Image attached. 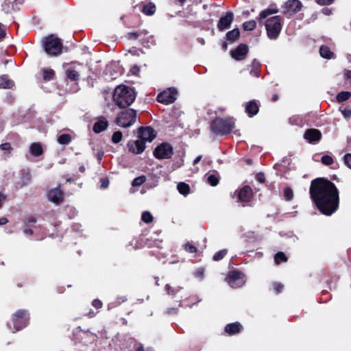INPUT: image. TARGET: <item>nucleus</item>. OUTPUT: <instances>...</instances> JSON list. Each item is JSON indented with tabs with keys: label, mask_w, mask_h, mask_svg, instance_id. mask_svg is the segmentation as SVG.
I'll return each mask as SVG.
<instances>
[{
	"label": "nucleus",
	"mask_w": 351,
	"mask_h": 351,
	"mask_svg": "<svg viewBox=\"0 0 351 351\" xmlns=\"http://www.w3.org/2000/svg\"><path fill=\"white\" fill-rule=\"evenodd\" d=\"M24 233L26 234H33V231L31 229H25L24 230Z\"/></svg>",
	"instance_id": "obj_60"
},
{
	"label": "nucleus",
	"mask_w": 351,
	"mask_h": 351,
	"mask_svg": "<svg viewBox=\"0 0 351 351\" xmlns=\"http://www.w3.org/2000/svg\"><path fill=\"white\" fill-rule=\"evenodd\" d=\"M138 34L135 32H130L128 34V38L130 39L135 40L138 38Z\"/></svg>",
	"instance_id": "obj_51"
},
{
	"label": "nucleus",
	"mask_w": 351,
	"mask_h": 351,
	"mask_svg": "<svg viewBox=\"0 0 351 351\" xmlns=\"http://www.w3.org/2000/svg\"><path fill=\"white\" fill-rule=\"evenodd\" d=\"M256 178L257 180L261 183H263L265 180V175L263 173H257Z\"/></svg>",
	"instance_id": "obj_46"
},
{
	"label": "nucleus",
	"mask_w": 351,
	"mask_h": 351,
	"mask_svg": "<svg viewBox=\"0 0 351 351\" xmlns=\"http://www.w3.org/2000/svg\"><path fill=\"white\" fill-rule=\"evenodd\" d=\"M184 250L190 253H195L197 251L196 247L190 243L184 245Z\"/></svg>",
	"instance_id": "obj_42"
},
{
	"label": "nucleus",
	"mask_w": 351,
	"mask_h": 351,
	"mask_svg": "<svg viewBox=\"0 0 351 351\" xmlns=\"http://www.w3.org/2000/svg\"><path fill=\"white\" fill-rule=\"evenodd\" d=\"M250 73L254 77H258V73L256 69L252 70Z\"/></svg>",
	"instance_id": "obj_59"
},
{
	"label": "nucleus",
	"mask_w": 351,
	"mask_h": 351,
	"mask_svg": "<svg viewBox=\"0 0 351 351\" xmlns=\"http://www.w3.org/2000/svg\"><path fill=\"white\" fill-rule=\"evenodd\" d=\"M259 111V107L257 103L254 101H250L245 105V112L250 117H252L257 114Z\"/></svg>",
	"instance_id": "obj_18"
},
{
	"label": "nucleus",
	"mask_w": 351,
	"mask_h": 351,
	"mask_svg": "<svg viewBox=\"0 0 351 351\" xmlns=\"http://www.w3.org/2000/svg\"><path fill=\"white\" fill-rule=\"evenodd\" d=\"M309 192L312 200L324 215H331L337 210L339 191L330 180L323 178L313 180Z\"/></svg>",
	"instance_id": "obj_1"
},
{
	"label": "nucleus",
	"mask_w": 351,
	"mask_h": 351,
	"mask_svg": "<svg viewBox=\"0 0 351 351\" xmlns=\"http://www.w3.org/2000/svg\"><path fill=\"white\" fill-rule=\"evenodd\" d=\"M274 260H275L276 263L279 265L282 262H287V257L285 256V254L283 252H278L275 255Z\"/></svg>",
	"instance_id": "obj_33"
},
{
	"label": "nucleus",
	"mask_w": 351,
	"mask_h": 351,
	"mask_svg": "<svg viewBox=\"0 0 351 351\" xmlns=\"http://www.w3.org/2000/svg\"><path fill=\"white\" fill-rule=\"evenodd\" d=\"M243 29L245 31H252L256 27V23L254 20H250L245 22L243 24Z\"/></svg>",
	"instance_id": "obj_32"
},
{
	"label": "nucleus",
	"mask_w": 351,
	"mask_h": 351,
	"mask_svg": "<svg viewBox=\"0 0 351 351\" xmlns=\"http://www.w3.org/2000/svg\"><path fill=\"white\" fill-rule=\"evenodd\" d=\"M240 36L239 29L235 28L226 34V38L228 40L235 41Z\"/></svg>",
	"instance_id": "obj_27"
},
{
	"label": "nucleus",
	"mask_w": 351,
	"mask_h": 351,
	"mask_svg": "<svg viewBox=\"0 0 351 351\" xmlns=\"http://www.w3.org/2000/svg\"><path fill=\"white\" fill-rule=\"evenodd\" d=\"M79 171L81 172V173H84L85 171V167L84 166H81L79 168Z\"/></svg>",
	"instance_id": "obj_63"
},
{
	"label": "nucleus",
	"mask_w": 351,
	"mask_h": 351,
	"mask_svg": "<svg viewBox=\"0 0 351 351\" xmlns=\"http://www.w3.org/2000/svg\"><path fill=\"white\" fill-rule=\"evenodd\" d=\"M274 289L276 290L277 293H279L282 291V289L283 288V285L280 283H275L274 284Z\"/></svg>",
	"instance_id": "obj_48"
},
{
	"label": "nucleus",
	"mask_w": 351,
	"mask_h": 351,
	"mask_svg": "<svg viewBox=\"0 0 351 351\" xmlns=\"http://www.w3.org/2000/svg\"><path fill=\"white\" fill-rule=\"evenodd\" d=\"M226 254H227V250H222L217 252L213 256V260L214 261H219V260L222 259Z\"/></svg>",
	"instance_id": "obj_41"
},
{
	"label": "nucleus",
	"mask_w": 351,
	"mask_h": 351,
	"mask_svg": "<svg viewBox=\"0 0 351 351\" xmlns=\"http://www.w3.org/2000/svg\"><path fill=\"white\" fill-rule=\"evenodd\" d=\"M265 27L269 38L275 39L281 31V19L279 16H275L268 19L265 23Z\"/></svg>",
	"instance_id": "obj_6"
},
{
	"label": "nucleus",
	"mask_w": 351,
	"mask_h": 351,
	"mask_svg": "<svg viewBox=\"0 0 351 351\" xmlns=\"http://www.w3.org/2000/svg\"><path fill=\"white\" fill-rule=\"evenodd\" d=\"M48 199L55 204H60L62 202L64 193L60 187L53 189L48 192Z\"/></svg>",
	"instance_id": "obj_15"
},
{
	"label": "nucleus",
	"mask_w": 351,
	"mask_h": 351,
	"mask_svg": "<svg viewBox=\"0 0 351 351\" xmlns=\"http://www.w3.org/2000/svg\"><path fill=\"white\" fill-rule=\"evenodd\" d=\"M31 180V175L29 173H26L22 177V182L23 185H27L30 182Z\"/></svg>",
	"instance_id": "obj_43"
},
{
	"label": "nucleus",
	"mask_w": 351,
	"mask_h": 351,
	"mask_svg": "<svg viewBox=\"0 0 351 351\" xmlns=\"http://www.w3.org/2000/svg\"><path fill=\"white\" fill-rule=\"evenodd\" d=\"M138 132V138L142 139L145 143L152 142L156 136L154 130L150 127L139 128Z\"/></svg>",
	"instance_id": "obj_11"
},
{
	"label": "nucleus",
	"mask_w": 351,
	"mask_h": 351,
	"mask_svg": "<svg viewBox=\"0 0 351 351\" xmlns=\"http://www.w3.org/2000/svg\"><path fill=\"white\" fill-rule=\"evenodd\" d=\"M143 12L146 15H152L154 14L156 11V7L152 3H149L147 5H145L142 10Z\"/></svg>",
	"instance_id": "obj_29"
},
{
	"label": "nucleus",
	"mask_w": 351,
	"mask_h": 351,
	"mask_svg": "<svg viewBox=\"0 0 351 351\" xmlns=\"http://www.w3.org/2000/svg\"><path fill=\"white\" fill-rule=\"evenodd\" d=\"M166 289L167 291L168 294H173L175 291L171 290V287L169 285H166Z\"/></svg>",
	"instance_id": "obj_58"
},
{
	"label": "nucleus",
	"mask_w": 351,
	"mask_h": 351,
	"mask_svg": "<svg viewBox=\"0 0 351 351\" xmlns=\"http://www.w3.org/2000/svg\"><path fill=\"white\" fill-rule=\"evenodd\" d=\"M14 86V82L9 79L7 75H3L0 77V88H12Z\"/></svg>",
	"instance_id": "obj_23"
},
{
	"label": "nucleus",
	"mask_w": 351,
	"mask_h": 351,
	"mask_svg": "<svg viewBox=\"0 0 351 351\" xmlns=\"http://www.w3.org/2000/svg\"><path fill=\"white\" fill-rule=\"evenodd\" d=\"M323 13H324L326 15L330 14V11L328 8H324L322 10Z\"/></svg>",
	"instance_id": "obj_61"
},
{
	"label": "nucleus",
	"mask_w": 351,
	"mask_h": 351,
	"mask_svg": "<svg viewBox=\"0 0 351 351\" xmlns=\"http://www.w3.org/2000/svg\"><path fill=\"white\" fill-rule=\"evenodd\" d=\"M136 99L134 90L125 85L118 86L114 91L113 101L121 108L130 106Z\"/></svg>",
	"instance_id": "obj_2"
},
{
	"label": "nucleus",
	"mask_w": 351,
	"mask_h": 351,
	"mask_svg": "<svg viewBox=\"0 0 351 351\" xmlns=\"http://www.w3.org/2000/svg\"><path fill=\"white\" fill-rule=\"evenodd\" d=\"M195 275L196 276L200 278H203V276H204V271L203 269H199L196 271L195 273Z\"/></svg>",
	"instance_id": "obj_53"
},
{
	"label": "nucleus",
	"mask_w": 351,
	"mask_h": 351,
	"mask_svg": "<svg viewBox=\"0 0 351 351\" xmlns=\"http://www.w3.org/2000/svg\"><path fill=\"white\" fill-rule=\"evenodd\" d=\"M320 56L326 59H331L334 57V53L327 46L323 45L319 49Z\"/></svg>",
	"instance_id": "obj_24"
},
{
	"label": "nucleus",
	"mask_w": 351,
	"mask_h": 351,
	"mask_svg": "<svg viewBox=\"0 0 351 351\" xmlns=\"http://www.w3.org/2000/svg\"><path fill=\"white\" fill-rule=\"evenodd\" d=\"M341 112L346 118H351V108H345Z\"/></svg>",
	"instance_id": "obj_45"
},
{
	"label": "nucleus",
	"mask_w": 351,
	"mask_h": 351,
	"mask_svg": "<svg viewBox=\"0 0 351 351\" xmlns=\"http://www.w3.org/2000/svg\"><path fill=\"white\" fill-rule=\"evenodd\" d=\"M346 78L349 80L350 84H351V71H347L345 73Z\"/></svg>",
	"instance_id": "obj_55"
},
{
	"label": "nucleus",
	"mask_w": 351,
	"mask_h": 351,
	"mask_svg": "<svg viewBox=\"0 0 351 351\" xmlns=\"http://www.w3.org/2000/svg\"><path fill=\"white\" fill-rule=\"evenodd\" d=\"M54 75V71L52 69H44L43 70V79L45 80H50Z\"/></svg>",
	"instance_id": "obj_35"
},
{
	"label": "nucleus",
	"mask_w": 351,
	"mask_h": 351,
	"mask_svg": "<svg viewBox=\"0 0 351 351\" xmlns=\"http://www.w3.org/2000/svg\"><path fill=\"white\" fill-rule=\"evenodd\" d=\"M208 182L211 186H216L219 183V178L216 175H210L208 177Z\"/></svg>",
	"instance_id": "obj_40"
},
{
	"label": "nucleus",
	"mask_w": 351,
	"mask_h": 351,
	"mask_svg": "<svg viewBox=\"0 0 351 351\" xmlns=\"http://www.w3.org/2000/svg\"><path fill=\"white\" fill-rule=\"evenodd\" d=\"M178 190L182 195H187L189 193V186L184 182H180L178 184Z\"/></svg>",
	"instance_id": "obj_31"
},
{
	"label": "nucleus",
	"mask_w": 351,
	"mask_h": 351,
	"mask_svg": "<svg viewBox=\"0 0 351 351\" xmlns=\"http://www.w3.org/2000/svg\"><path fill=\"white\" fill-rule=\"evenodd\" d=\"M284 197L287 201L291 200L293 197V191L290 188H285L284 190Z\"/></svg>",
	"instance_id": "obj_39"
},
{
	"label": "nucleus",
	"mask_w": 351,
	"mask_h": 351,
	"mask_svg": "<svg viewBox=\"0 0 351 351\" xmlns=\"http://www.w3.org/2000/svg\"><path fill=\"white\" fill-rule=\"evenodd\" d=\"M301 3L298 0H289L285 3L286 8L293 12H298L301 8Z\"/></svg>",
	"instance_id": "obj_22"
},
{
	"label": "nucleus",
	"mask_w": 351,
	"mask_h": 351,
	"mask_svg": "<svg viewBox=\"0 0 351 351\" xmlns=\"http://www.w3.org/2000/svg\"><path fill=\"white\" fill-rule=\"evenodd\" d=\"M202 158V155L197 156L196 158L193 160V165H197L201 160Z\"/></svg>",
	"instance_id": "obj_57"
},
{
	"label": "nucleus",
	"mask_w": 351,
	"mask_h": 351,
	"mask_svg": "<svg viewBox=\"0 0 351 351\" xmlns=\"http://www.w3.org/2000/svg\"><path fill=\"white\" fill-rule=\"evenodd\" d=\"M321 161L325 165H330L334 162L333 158L329 155H324L321 158Z\"/></svg>",
	"instance_id": "obj_37"
},
{
	"label": "nucleus",
	"mask_w": 351,
	"mask_h": 351,
	"mask_svg": "<svg viewBox=\"0 0 351 351\" xmlns=\"http://www.w3.org/2000/svg\"><path fill=\"white\" fill-rule=\"evenodd\" d=\"M129 151L136 154L142 153L145 149V143L138 138L136 141L129 142L128 144Z\"/></svg>",
	"instance_id": "obj_14"
},
{
	"label": "nucleus",
	"mask_w": 351,
	"mask_h": 351,
	"mask_svg": "<svg viewBox=\"0 0 351 351\" xmlns=\"http://www.w3.org/2000/svg\"><path fill=\"white\" fill-rule=\"evenodd\" d=\"M93 306H95L97 308H100L102 306V303L99 300H94L93 301Z\"/></svg>",
	"instance_id": "obj_50"
},
{
	"label": "nucleus",
	"mask_w": 351,
	"mask_h": 351,
	"mask_svg": "<svg viewBox=\"0 0 351 351\" xmlns=\"http://www.w3.org/2000/svg\"><path fill=\"white\" fill-rule=\"evenodd\" d=\"M334 0H317V3L319 5H328L332 3Z\"/></svg>",
	"instance_id": "obj_49"
},
{
	"label": "nucleus",
	"mask_w": 351,
	"mask_h": 351,
	"mask_svg": "<svg viewBox=\"0 0 351 351\" xmlns=\"http://www.w3.org/2000/svg\"><path fill=\"white\" fill-rule=\"evenodd\" d=\"M234 128V123L230 119L216 118L211 123V130L216 134H227Z\"/></svg>",
	"instance_id": "obj_3"
},
{
	"label": "nucleus",
	"mask_w": 351,
	"mask_h": 351,
	"mask_svg": "<svg viewBox=\"0 0 351 351\" xmlns=\"http://www.w3.org/2000/svg\"><path fill=\"white\" fill-rule=\"evenodd\" d=\"M101 182V187L106 188L108 186L109 182L108 180L102 179Z\"/></svg>",
	"instance_id": "obj_54"
},
{
	"label": "nucleus",
	"mask_w": 351,
	"mask_h": 351,
	"mask_svg": "<svg viewBox=\"0 0 351 351\" xmlns=\"http://www.w3.org/2000/svg\"><path fill=\"white\" fill-rule=\"evenodd\" d=\"M243 274L238 271H232L229 273L226 280L228 283L234 288L241 287L243 284L242 280Z\"/></svg>",
	"instance_id": "obj_10"
},
{
	"label": "nucleus",
	"mask_w": 351,
	"mask_h": 351,
	"mask_svg": "<svg viewBox=\"0 0 351 351\" xmlns=\"http://www.w3.org/2000/svg\"><path fill=\"white\" fill-rule=\"evenodd\" d=\"M44 49L49 56H57L62 53V44L60 39L53 35H51L45 38Z\"/></svg>",
	"instance_id": "obj_4"
},
{
	"label": "nucleus",
	"mask_w": 351,
	"mask_h": 351,
	"mask_svg": "<svg viewBox=\"0 0 351 351\" xmlns=\"http://www.w3.org/2000/svg\"><path fill=\"white\" fill-rule=\"evenodd\" d=\"M178 91L175 88H169L158 94L157 101L164 104L173 103L176 100Z\"/></svg>",
	"instance_id": "obj_7"
},
{
	"label": "nucleus",
	"mask_w": 351,
	"mask_h": 351,
	"mask_svg": "<svg viewBox=\"0 0 351 351\" xmlns=\"http://www.w3.org/2000/svg\"><path fill=\"white\" fill-rule=\"evenodd\" d=\"M248 51L247 47L245 45H239L236 49L230 51L231 56L237 60H243Z\"/></svg>",
	"instance_id": "obj_16"
},
{
	"label": "nucleus",
	"mask_w": 351,
	"mask_h": 351,
	"mask_svg": "<svg viewBox=\"0 0 351 351\" xmlns=\"http://www.w3.org/2000/svg\"><path fill=\"white\" fill-rule=\"evenodd\" d=\"M108 125L107 120L102 117L100 118L93 125V131L95 133H99L105 130Z\"/></svg>",
	"instance_id": "obj_20"
},
{
	"label": "nucleus",
	"mask_w": 351,
	"mask_h": 351,
	"mask_svg": "<svg viewBox=\"0 0 351 351\" xmlns=\"http://www.w3.org/2000/svg\"><path fill=\"white\" fill-rule=\"evenodd\" d=\"M141 219L145 223H150L153 221V217L151 215V213L148 211H145L143 213Z\"/></svg>",
	"instance_id": "obj_36"
},
{
	"label": "nucleus",
	"mask_w": 351,
	"mask_h": 351,
	"mask_svg": "<svg viewBox=\"0 0 351 351\" xmlns=\"http://www.w3.org/2000/svg\"><path fill=\"white\" fill-rule=\"evenodd\" d=\"M351 97V93L349 91H342L337 95L338 102H343L349 99Z\"/></svg>",
	"instance_id": "obj_28"
},
{
	"label": "nucleus",
	"mask_w": 351,
	"mask_h": 351,
	"mask_svg": "<svg viewBox=\"0 0 351 351\" xmlns=\"http://www.w3.org/2000/svg\"><path fill=\"white\" fill-rule=\"evenodd\" d=\"M27 314V311L25 310H19L16 312L13 317V322L16 330H19L27 326L28 319L25 317Z\"/></svg>",
	"instance_id": "obj_9"
},
{
	"label": "nucleus",
	"mask_w": 351,
	"mask_h": 351,
	"mask_svg": "<svg viewBox=\"0 0 351 351\" xmlns=\"http://www.w3.org/2000/svg\"><path fill=\"white\" fill-rule=\"evenodd\" d=\"M278 12V10L277 9H271V8H268V9H266V10L262 11L259 15V19H258L259 23H263V19H265V18H267L268 16H269L271 14L277 13Z\"/></svg>",
	"instance_id": "obj_25"
},
{
	"label": "nucleus",
	"mask_w": 351,
	"mask_h": 351,
	"mask_svg": "<svg viewBox=\"0 0 351 351\" xmlns=\"http://www.w3.org/2000/svg\"><path fill=\"white\" fill-rule=\"evenodd\" d=\"M173 154V148L169 143H162L156 147L154 155L158 159L169 158Z\"/></svg>",
	"instance_id": "obj_8"
},
{
	"label": "nucleus",
	"mask_w": 351,
	"mask_h": 351,
	"mask_svg": "<svg viewBox=\"0 0 351 351\" xmlns=\"http://www.w3.org/2000/svg\"><path fill=\"white\" fill-rule=\"evenodd\" d=\"M29 153L34 156H40L43 153L42 145L40 143H33L29 146Z\"/></svg>",
	"instance_id": "obj_21"
},
{
	"label": "nucleus",
	"mask_w": 351,
	"mask_h": 351,
	"mask_svg": "<svg viewBox=\"0 0 351 351\" xmlns=\"http://www.w3.org/2000/svg\"><path fill=\"white\" fill-rule=\"evenodd\" d=\"M6 195L2 193H0V209L3 207V205L6 201Z\"/></svg>",
	"instance_id": "obj_47"
},
{
	"label": "nucleus",
	"mask_w": 351,
	"mask_h": 351,
	"mask_svg": "<svg viewBox=\"0 0 351 351\" xmlns=\"http://www.w3.org/2000/svg\"><path fill=\"white\" fill-rule=\"evenodd\" d=\"M136 121V112L132 108L121 112L115 119V123L122 128H129Z\"/></svg>",
	"instance_id": "obj_5"
},
{
	"label": "nucleus",
	"mask_w": 351,
	"mask_h": 351,
	"mask_svg": "<svg viewBox=\"0 0 351 351\" xmlns=\"http://www.w3.org/2000/svg\"><path fill=\"white\" fill-rule=\"evenodd\" d=\"M146 180V177L144 176H139V177H137L133 181H132V186H139L141 185H142Z\"/></svg>",
	"instance_id": "obj_34"
},
{
	"label": "nucleus",
	"mask_w": 351,
	"mask_h": 351,
	"mask_svg": "<svg viewBox=\"0 0 351 351\" xmlns=\"http://www.w3.org/2000/svg\"><path fill=\"white\" fill-rule=\"evenodd\" d=\"M304 138L310 143H315L320 141L322 138V133L317 129H308L304 134Z\"/></svg>",
	"instance_id": "obj_13"
},
{
	"label": "nucleus",
	"mask_w": 351,
	"mask_h": 351,
	"mask_svg": "<svg viewBox=\"0 0 351 351\" xmlns=\"http://www.w3.org/2000/svg\"><path fill=\"white\" fill-rule=\"evenodd\" d=\"M8 222V220L5 217H1L0 218V226H3L6 224Z\"/></svg>",
	"instance_id": "obj_56"
},
{
	"label": "nucleus",
	"mask_w": 351,
	"mask_h": 351,
	"mask_svg": "<svg viewBox=\"0 0 351 351\" xmlns=\"http://www.w3.org/2000/svg\"><path fill=\"white\" fill-rule=\"evenodd\" d=\"M136 351H145L144 348L142 345H141L136 350Z\"/></svg>",
	"instance_id": "obj_64"
},
{
	"label": "nucleus",
	"mask_w": 351,
	"mask_h": 351,
	"mask_svg": "<svg viewBox=\"0 0 351 351\" xmlns=\"http://www.w3.org/2000/svg\"><path fill=\"white\" fill-rule=\"evenodd\" d=\"M71 141V136L68 134H63L58 136V142L62 145H67Z\"/></svg>",
	"instance_id": "obj_30"
},
{
	"label": "nucleus",
	"mask_w": 351,
	"mask_h": 351,
	"mask_svg": "<svg viewBox=\"0 0 351 351\" xmlns=\"http://www.w3.org/2000/svg\"><path fill=\"white\" fill-rule=\"evenodd\" d=\"M0 149L3 150H9L10 149V145L8 143L1 144L0 145Z\"/></svg>",
	"instance_id": "obj_52"
},
{
	"label": "nucleus",
	"mask_w": 351,
	"mask_h": 351,
	"mask_svg": "<svg viewBox=\"0 0 351 351\" xmlns=\"http://www.w3.org/2000/svg\"><path fill=\"white\" fill-rule=\"evenodd\" d=\"M66 75L67 78L72 81H77L80 78V73L73 69H68L66 70Z\"/></svg>",
	"instance_id": "obj_26"
},
{
	"label": "nucleus",
	"mask_w": 351,
	"mask_h": 351,
	"mask_svg": "<svg viewBox=\"0 0 351 351\" xmlns=\"http://www.w3.org/2000/svg\"><path fill=\"white\" fill-rule=\"evenodd\" d=\"M122 139V133L120 131H117L113 133L112 141L114 143H119Z\"/></svg>",
	"instance_id": "obj_38"
},
{
	"label": "nucleus",
	"mask_w": 351,
	"mask_h": 351,
	"mask_svg": "<svg viewBox=\"0 0 351 351\" xmlns=\"http://www.w3.org/2000/svg\"><path fill=\"white\" fill-rule=\"evenodd\" d=\"M344 162L351 169V154H347L344 156Z\"/></svg>",
	"instance_id": "obj_44"
},
{
	"label": "nucleus",
	"mask_w": 351,
	"mask_h": 351,
	"mask_svg": "<svg viewBox=\"0 0 351 351\" xmlns=\"http://www.w3.org/2000/svg\"><path fill=\"white\" fill-rule=\"evenodd\" d=\"M278 99V95H274L272 97V101H276Z\"/></svg>",
	"instance_id": "obj_62"
},
{
	"label": "nucleus",
	"mask_w": 351,
	"mask_h": 351,
	"mask_svg": "<svg viewBox=\"0 0 351 351\" xmlns=\"http://www.w3.org/2000/svg\"><path fill=\"white\" fill-rule=\"evenodd\" d=\"M252 197V191L248 186H243L239 192L238 198L240 202H249Z\"/></svg>",
	"instance_id": "obj_17"
},
{
	"label": "nucleus",
	"mask_w": 351,
	"mask_h": 351,
	"mask_svg": "<svg viewBox=\"0 0 351 351\" xmlns=\"http://www.w3.org/2000/svg\"><path fill=\"white\" fill-rule=\"evenodd\" d=\"M243 326L239 323H232L226 325L225 331L230 335L237 334L241 331Z\"/></svg>",
	"instance_id": "obj_19"
},
{
	"label": "nucleus",
	"mask_w": 351,
	"mask_h": 351,
	"mask_svg": "<svg viewBox=\"0 0 351 351\" xmlns=\"http://www.w3.org/2000/svg\"><path fill=\"white\" fill-rule=\"evenodd\" d=\"M234 19V14L232 12H228L221 16L217 23V28L219 31H223L228 29Z\"/></svg>",
	"instance_id": "obj_12"
}]
</instances>
